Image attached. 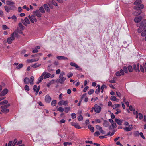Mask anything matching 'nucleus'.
Listing matches in <instances>:
<instances>
[{
    "label": "nucleus",
    "mask_w": 146,
    "mask_h": 146,
    "mask_svg": "<svg viewBox=\"0 0 146 146\" xmlns=\"http://www.w3.org/2000/svg\"><path fill=\"white\" fill-rule=\"evenodd\" d=\"M34 78L33 76H31L29 79V83L31 85H33L34 84Z\"/></svg>",
    "instance_id": "aec40b11"
},
{
    "label": "nucleus",
    "mask_w": 146,
    "mask_h": 146,
    "mask_svg": "<svg viewBox=\"0 0 146 146\" xmlns=\"http://www.w3.org/2000/svg\"><path fill=\"white\" fill-rule=\"evenodd\" d=\"M23 66V64H20L19 65H18L16 67V68L17 69H19L20 68H22Z\"/></svg>",
    "instance_id": "37998d69"
},
{
    "label": "nucleus",
    "mask_w": 146,
    "mask_h": 146,
    "mask_svg": "<svg viewBox=\"0 0 146 146\" xmlns=\"http://www.w3.org/2000/svg\"><path fill=\"white\" fill-rule=\"evenodd\" d=\"M71 142H64V146H67V145H72Z\"/></svg>",
    "instance_id": "8fccbe9b"
},
{
    "label": "nucleus",
    "mask_w": 146,
    "mask_h": 146,
    "mask_svg": "<svg viewBox=\"0 0 146 146\" xmlns=\"http://www.w3.org/2000/svg\"><path fill=\"white\" fill-rule=\"evenodd\" d=\"M8 101L6 100H5L3 101H2L0 102V105H7L8 104Z\"/></svg>",
    "instance_id": "7c9ffc66"
},
{
    "label": "nucleus",
    "mask_w": 146,
    "mask_h": 146,
    "mask_svg": "<svg viewBox=\"0 0 146 146\" xmlns=\"http://www.w3.org/2000/svg\"><path fill=\"white\" fill-rule=\"evenodd\" d=\"M96 127L97 129L98 130H100L102 129V128L100 127V126L98 125H96Z\"/></svg>",
    "instance_id": "680f3d73"
},
{
    "label": "nucleus",
    "mask_w": 146,
    "mask_h": 146,
    "mask_svg": "<svg viewBox=\"0 0 146 146\" xmlns=\"http://www.w3.org/2000/svg\"><path fill=\"white\" fill-rule=\"evenodd\" d=\"M29 78L25 77L24 79V83L25 84H29Z\"/></svg>",
    "instance_id": "2f4dec72"
},
{
    "label": "nucleus",
    "mask_w": 146,
    "mask_h": 146,
    "mask_svg": "<svg viewBox=\"0 0 146 146\" xmlns=\"http://www.w3.org/2000/svg\"><path fill=\"white\" fill-rule=\"evenodd\" d=\"M45 10L47 12H49L50 11V9H49L48 6H47L46 4H44V5Z\"/></svg>",
    "instance_id": "cd10ccee"
},
{
    "label": "nucleus",
    "mask_w": 146,
    "mask_h": 146,
    "mask_svg": "<svg viewBox=\"0 0 146 146\" xmlns=\"http://www.w3.org/2000/svg\"><path fill=\"white\" fill-rule=\"evenodd\" d=\"M94 92V90L93 89H91L89 90L88 92V94L89 95H91Z\"/></svg>",
    "instance_id": "bf43d9fd"
},
{
    "label": "nucleus",
    "mask_w": 146,
    "mask_h": 146,
    "mask_svg": "<svg viewBox=\"0 0 146 146\" xmlns=\"http://www.w3.org/2000/svg\"><path fill=\"white\" fill-rule=\"evenodd\" d=\"M139 27L138 29V33H141V35L144 37L146 35V19H144L140 23Z\"/></svg>",
    "instance_id": "f257e3e1"
},
{
    "label": "nucleus",
    "mask_w": 146,
    "mask_h": 146,
    "mask_svg": "<svg viewBox=\"0 0 146 146\" xmlns=\"http://www.w3.org/2000/svg\"><path fill=\"white\" fill-rule=\"evenodd\" d=\"M40 89V86H38L37 89L35 91L36 92L35 94L36 95H37L38 94V92L39 91Z\"/></svg>",
    "instance_id": "052dcab7"
},
{
    "label": "nucleus",
    "mask_w": 146,
    "mask_h": 146,
    "mask_svg": "<svg viewBox=\"0 0 146 146\" xmlns=\"http://www.w3.org/2000/svg\"><path fill=\"white\" fill-rule=\"evenodd\" d=\"M68 104V101L61 100L58 102V105L60 106L64 105V106H67Z\"/></svg>",
    "instance_id": "6e6552de"
},
{
    "label": "nucleus",
    "mask_w": 146,
    "mask_h": 146,
    "mask_svg": "<svg viewBox=\"0 0 146 146\" xmlns=\"http://www.w3.org/2000/svg\"><path fill=\"white\" fill-rule=\"evenodd\" d=\"M18 11L20 12L22 11V8L21 7H18Z\"/></svg>",
    "instance_id": "338daca9"
},
{
    "label": "nucleus",
    "mask_w": 146,
    "mask_h": 146,
    "mask_svg": "<svg viewBox=\"0 0 146 146\" xmlns=\"http://www.w3.org/2000/svg\"><path fill=\"white\" fill-rule=\"evenodd\" d=\"M2 29L3 30H5L7 29H9V28L6 25H3L2 26Z\"/></svg>",
    "instance_id": "864d4df0"
},
{
    "label": "nucleus",
    "mask_w": 146,
    "mask_h": 146,
    "mask_svg": "<svg viewBox=\"0 0 146 146\" xmlns=\"http://www.w3.org/2000/svg\"><path fill=\"white\" fill-rule=\"evenodd\" d=\"M57 110L59 111L60 112H62L64 111V109L62 107H60L57 108Z\"/></svg>",
    "instance_id": "4c0bfd02"
},
{
    "label": "nucleus",
    "mask_w": 146,
    "mask_h": 146,
    "mask_svg": "<svg viewBox=\"0 0 146 146\" xmlns=\"http://www.w3.org/2000/svg\"><path fill=\"white\" fill-rule=\"evenodd\" d=\"M50 74L47 73L46 72L44 71L42 74L41 76L38 78V80L36 83V84H38L40 83L43 79H46L49 78L50 76Z\"/></svg>",
    "instance_id": "f03ea898"
},
{
    "label": "nucleus",
    "mask_w": 146,
    "mask_h": 146,
    "mask_svg": "<svg viewBox=\"0 0 146 146\" xmlns=\"http://www.w3.org/2000/svg\"><path fill=\"white\" fill-rule=\"evenodd\" d=\"M120 106V105L118 104H114L113 106L112 107L113 108V109H115L116 108L119 107Z\"/></svg>",
    "instance_id": "a18cd8bd"
},
{
    "label": "nucleus",
    "mask_w": 146,
    "mask_h": 146,
    "mask_svg": "<svg viewBox=\"0 0 146 146\" xmlns=\"http://www.w3.org/2000/svg\"><path fill=\"white\" fill-rule=\"evenodd\" d=\"M24 89L25 90L27 91H29V86L27 85H25L24 86Z\"/></svg>",
    "instance_id": "3c124183"
},
{
    "label": "nucleus",
    "mask_w": 146,
    "mask_h": 146,
    "mask_svg": "<svg viewBox=\"0 0 146 146\" xmlns=\"http://www.w3.org/2000/svg\"><path fill=\"white\" fill-rule=\"evenodd\" d=\"M61 72L60 71V70L59 69H58L56 70V74H60V72Z\"/></svg>",
    "instance_id": "e2e57ef3"
},
{
    "label": "nucleus",
    "mask_w": 146,
    "mask_h": 146,
    "mask_svg": "<svg viewBox=\"0 0 146 146\" xmlns=\"http://www.w3.org/2000/svg\"><path fill=\"white\" fill-rule=\"evenodd\" d=\"M51 100V98L49 95H46L45 96V101L47 103H50Z\"/></svg>",
    "instance_id": "9d476101"
},
{
    "label": "nucleus",
    "mask_w": 146,
    "mask_h": 146,
    "mask_svg": "<svg viewBox=\"0 0 146 146\" xmlns=\"http://www.w3.org/2000/svg\"><path fill=\"white\" fill-rule=\"evenodd\" d=\"M70 107H66L65 108V112L66 113H68L69 111L70 110Z\"/></svg>",
    "instance_id": "a19ab883"
},
{
    "label": "nucleus",
    "mask_w": 146,
    "mask_h": 146,
    "mask_svg": "<svg viewBox=\"0 0 146 146\" xmlns=\"http://www.w3.org/2000/svg\"><path fill=\"white\" fill-rule=\"evenodd\" d=\"M115 121L119 125H121L123 121V120L116 118Z\"/></svg>",
    "instance_id": "5701e85b"
},
{
    "label": "nucleus",
    "mask_w": 146,
    "mask_h": 146,
    "mask_svg": "<svg viewBox=\"0 0 146 146\" xmlns=\"http://www.w3.org/2000/svg\"><path fill=\"white\" fill-rule=\"evenodd\" d=\"M142 17L139 16L135 17V18L134 19V21L135 22L137 23L140 21Z\"/></svg>",
    "instance_id": "4be33fe9"
},
{
    "label": "nucleus",
    "mask_w": 146,
    "mask_h": 146,
    "mask_svg": "<svg viewBox=\"0 0 146 146\" xmlns=\"http://www.w3.org/2000/svg\"><path fill=\"white\" fill-rule=\"evenodd\" d=\"M77 119L78 120L81 121L83 120V117L81 115L78 117Z\"/></svg>",
    "instance_id": "09e8293b"
},
{
    "label": "nucleus",
    "mask_w": 146,
    "mask_h": 146,
    "mask_svg": "<svg viewBox=\"0 0 146 146\" xmlns=\"http://www.w3.org/2000/svg\"><path fill=\"white\" fill-rule=\"evenodd\" d=\"M18 26H19V27L21 30L22 31L24 29V27L22 25V23H19Z\"/></svg>",
    "instance_id": "58836bf2"
},
{
    "label": "nucleus",
    "mask_w": 146,
    "mask_h": 146,
    "mask_svg": "<svg viewBox=\"0 0 146 146\" xmlns=\"http://www.w3.org/2000/svg\"><path fill=\"white\" fill-rule=\"evenodd\" d=\"M70 64L71 66L75 67L76 69H77V70H81V68L79 66H78L77 64L74 63L72 62H71L70 63Z\"/></svg>",
    "instance_id": "dca6fc26"
},
{
    "label": "nucleus",
    "mask_w": 146,
    "mask_h": 146,
    "mask_svg": "<svg viewBox=\"0 0 146 146\" xmlns=\"http://www.w3.org/2000/svg\"><path fill=\"white\" fill-rule=\"evenodd\" d=\"M6 4L8 5H13L15 4V3L14 2L10 1H7L6 2Z\"/></svg>",
    "instance_id": "e433bc0d"
},
{
    "label": "nucleus",
    "mask_w": 146,
    "mask_h": 146,
    "mask_svg": "<svg viewBox=\"0 0 146 146\" xmlns=\"http://www.w3.org/2000/svg\"><path fill=\"white\" fill-rule=\"evenodd\" d=\"M8 92V90L7 89H4L0 93V96L1 97H4V96L6 95Z\"/></svg>",
    "instance_id": "0eeeda50"
},
{
    "label": "nucleus",
    "mask_w": 146,
    "mask_h": 146,
    "mask_svg": "<svg viewBox=\"0 0 146 146\" xmlns=\"http://www.w3.org/2000/svg\"><path fill=\"white\" fill-rule=\"evenodd\" d=\"M29 17L32 23H33L34 22L37 21V19L33 15L31 16H29Z\"/></svg>",
    "instance_id": "ddd939ff"
},
{
    "label": "nucleus",
    "mask_w": 146,
    "mask_h": 146,
    "mask_svg": "<svg viewBox=\"0 0 146 146\" xmlns=\"http://www.w3.org/2000/svg\"><path fill=\"white\" fill-rule=\"evenodd\" d=\"M39 10L40 11L43 13H44L45 12V11L44 7L42 6H41Z\"/></svg>",
    "instance_id": "79ce46f5"
},
{
    "label": "nucleus",
    "mask_w": 146,
    "mask_h": 146,
    "mask_svg": "<svg viewBox=\"0 0 146 146\" xmlns=\"http://www.w3.org/2000/svg\"><path fill=\"white\" fill-rule=\"evenodd\" d=\"M10 106V104H7L3 105L1 107V108L2 109H7L8 107H9Z\"/></svg>",
    "instance_id": "c85d7f7f"
},
{
    "label": "nucleus",
    "mask_w": 146,
    "mask_h": 146,
    "mask_svg": "<svg viewBox=\"0 0 146 146\" xmlns=\"http://www.w3.org/2000/svg\"><path fill=\"white\" fill-rule=\"evenodd\" d=\"M57 58L58 60H60L68 59L67 57H65L64 56H58L57 57Z\"/></svg>",
    "instance_id": "412c9836"
},
{
    "label": "nucleus",
    "mask_w": 146,
    "mask_h": 146,
    "mask_svg": "<svg viewBox=\"0 0 146 146\" xmlns=\"http://www.w3.org/2000/svg\"><path fill=\"white\" fill-rule=\"evenodd\" d=\"M71 125L75 127L78 129H80L81 128L77 123H75L74 122H72L71 123Z\"/></svg>",
    "instance_id": "2eb2a0df"
},
{
    "label": "nucleus",
    "mask_w": 146,
    "mask_h": 146,
    "mask_svg": "<svg viewBox=\"0 0 146 146\" xmlns=\"http://www.w3.org/2000/svg\"><path fill=\"white\" fill-rule=\"evenodd\" d=\"M17 35V33L15 32H14L11 35V36L8 38L7 39V42L9 44H11L13 41L15 39V36Z\"/></svg>",
    "instance_id": "39448f33"
},
{
    "label": "nucleus",
    "mask_w": 146,
    "mask_h": 146,
    "mask_svg": "<svg viewBox=\"0 0 146 146\" xmlns=\"http://www.w3.org/2000/svg\"><path fill=\"white\" fill-rule=\"evenodd\" d=\"M133 125L131 124L129 125L128 127L123 128L124 130L126 131L127 132L130 131L133 129Z\"/></svg>",
    "instance_id": "4468645a"
},
{
    "label": "nucleus",
    "mask_w": 146,
    "mask_h": 146,
    "mask_svg": "<svg viewBox=\"0 0 146 146\" xmlns=\"http://www.w3.org/2000/svg\"><path fill=\"white\" fill-rule=\"evenodd\" d=\"M88 128L90 130L91 132H93L94 131V128L91 125H89L88 126Z\"/></svg>",
    "instance_id": "c9c22d12"
},
{
    "label": "nucleus",
    "mask_w": 146,
    "mask_h": 146,
    "mask_svg": "<svg viewBox=\"0 0 146 146\" xmlns=\"http://www.w3.org/2000/svg\"><path fill=\"white\" fill-rule=\"evenodd\" d=\"M41 65V64H34L33 65H31V67H33V68H35L40 66Z\"/></svg>",
    "instance_id": "c756f323"
},
{
    "label": "nucleus",
    "mask_w": 146,
    "mask_h": 146,
    "mask_svg": "<svg viewBox=\"0 0 146 146\" xmlns=\"http://www.w3.org/2000/svg\"><path fill=\"white\" fill-rule=\"evenodd\" d=\"M144 7V6L143 4H140V5H137L134 7V9L135 10H139L143 9Z\"/></svg>",
    "instance_id": "1a4fd4ad"
},
{
    "label": "nucleus",
    "mask_w": 146,
    "mask_h": 146,
    "mask_svg": "<svg viewBox=\"0 0 146 146\" xmlns=\"http://www.w3.org/2000/svg\"><path fill=\"white\" fill-rule=\"evenodd\" d=\"M139 134V132L138 131H135L133 132V135L134 136L137 137Z\"/></svg>",
    "instance_id": "ea45409f"
},
{
    "label": "nucleus",
    "mask_w": 146,
    "mask_h": 146,
    "mask_svg": "<svg viewBox=\"0 0 146 146\" xmlns=\"http://www.w3.org/2000/svg\"><path fill=\"white\" fill-rule=\"evenodd\" d=\"M142 2V0H136L134 2V4L135 5H138L140 4Z\"/></svg>",
    "instance_id": "473e14b6"
},
{
    "label": "nucleus",
    "mask_w": 146,
    "mask_h": 146,
    "mask_svg": "<svg viewBox=\"0 0 146 146\" xmlns=\"http://www.w3.org/2000/svg\"><path fill=\"white\" fill-rule=\"evenodd\" d=\"M65 74V72L64 71H62L60 74L59 78L57 80V82L60 84H63L64 83L66 80V78L63 76Z\"/></svg>",
    "instance_id": "7ed1b4c3"
},
{
    "label": "nucleus",
    "mask_w": 146,
    "mask_h": 146,
    "mask_svg": "<svg viewBox=\"0 0 146 146\" xmlns=\"http://www.w3.org/2000/svg\"><path fill=\"white\" fill-rule=\"evenodd\" d=\"M133 114L135 115L136 118L140 120H141L143 119V115L142 114L140 113H138L137 111H135V110H134L133 111Z\"/></svg>",
    "instance_id": "20e7f679"
},
{
    "label": "nucleus",
    "mask_w": 146,
    "mask_h": 146,
    "mask_svg": "<svg viewBox=\"0 0 146 146\" xmlns=\"http://www.w3.org/2000/svg\"><path fill=\"white\" fill-rule=\"evenodd\" d=\"M73 75V74L71 73H70L67 74V76L68 78H70L72 77Z\"/></svg>",
    "instance_id": "4d7b16f0"
},
{
    "label": "nucleus",
    "mask_w": 146,
    "mask_h": 146,
    "mask_svg": "<svg viewBox=\"0 0 146 146\" xmlns=\"http://www.w3.org/2000/svg\"><path fill=\"white\" fill-rule=\"evenodd\" d=\"M21 22L25 26H27V24H29V20L27 17L25 18L24 20H21Z\"/></svg>",
    "instance_id": "f8f14e48"
},
{
    "label": "nucleus",
    "mask_w": 146,
    "mask_h": 146,
    "mask_svg": "<svg viewBox=\"0 0 146 146\" xmlns=\"http://www.w3.org/2000/svg\"><path fill=\"white\" fill-rule=\"evenodd\" d=\"M57 104V101L56 100H53L51 102V105L52 106H55Z\"/></svg>",
    "instance_id": "72a5a7b5"
},
{
    "label": "nucleus",
    "mask_w": 146,
    "mask_h": 146,
    "mask_svg": "<svg viewBox=\"0 0 146 146\" xmlns=\"http://www.w3.org/2000/svg\"><path fill=\"white\" fill-rule=\"evenodd\" d=\"M139 135L143 139H145L146 138L144 137L143 134L142 132H140L139 133Z\"/></svg>",
    "instance_id": "603ef678"
},
{
    "label": "nucleus",
    "mask_w": 146,
    "mask_h": 146,
    "mask_svg": "<svg viewBox=\"0 0 146 146\" xmlns=\"http://www.w3.org/2000/svg\"><path fill=\"white\" fill-rule=\"evenodd\" d=\"M39 60V58H38L36 59H33L31 60H27V62L28 63H31L33 62H37Z\"/></svg>",
    "instance_id": "6ab92c4d"
},
{
    "label": "nucleus",
    "mask_w": 146,
    "mask_h": 146,
    "mask_svg": "<svg viewBox=\"0 0 146 146\" xmlns=\"http://www.w3.org/2000/svg\"><path fill=\"white\" fill-rule=\"evenodd\" d=\"M40 48V46H37L35 47V49H34L32 51V52L33 53H35L38 52V49H39Z\"/></svg>",
    "instance_id": "b1692460"
},
{
    "label": "nucleus",
    "mask_w": 146,
    "mask_h": 146,
    "mask_svg": "<svg viewBox=\"0 0 146 146\" xmlns=\"http://www.w3.org/2000/svg\"><path fill=\"white\" fill-rule=\"evenodd\" d=\"M71 118L72 119L75 118L76 117V115L74 113H72L71 114Z\"/></svg>",
    "instance_id": "6e6d98bb"
},
{
    "label": "nucleus",
    "mask_w": 146,
    "mask_h": 146,
    "mask_svg": "<svg viewBox=\"0 0 146 146\" xmlns=\"http://www.w3.org/2000/svg\"><path fill=\"white\" fill-rule=\"evenodd\" d=\"M124 72L123 70L121 69V70H120V74H121V75H124Z\"/></svg>",
    "instance_id": "774afa93"
},
{
    "label": "nucleus",
    "mask_w": 146,
    "mask_h": 146,
    "mask_svg": "<svg viewBox=\"0 0 146 146\" xmlns=\"http://www.w3.org/2000/svg\"><path fill=\"white\" fill-rule=\"evenodd\" d=\"M35 14L38 17H41L42 14L40 13L39 11L38 10L35 11Z\"/></svg>",
    "instance_id": "393cba45"
},
{
    "label": "nucleus",
    "mask_w": 146,
    "mask_h": 146,
    "mask_svg": "<svg viewBox=\"0 0 146 146\" xmlns=\"http://www.w3.org/2000/svg\"><path fill=\"white\" fill-rule=\"evenodd\" d=\"M133 68L134 70L137 72H139L140 69L139 68V66L138 64H134L133 66Z\"/></svg>",
    "instance_id": "f3484780"
},
{
    "label": "nucleus",
    "mask_w": 146,
    "mask_h": 146,
    "mask_svg": "<svg viewBox=\"0 0 146 146\" xmlns=\"http://www.w3.org/2000/svg\"><path fill=\"white\" fill-rule=\"evenodd\" d=\"M121 75V74H120L119 72V71L116 72L115 74V75L117 76H120Z\"/></svg>",
    "instance_id": "69168bd1"
},
{
    "label": "nucleus",
    "mask_w": 146,
    "mask_h": 146,
    "mask_svg": "<svg viewBox=\"0 0 146 146\" xmlns=\"http://www.w3.org/2000/svg\"><path fill=\"white\" fill-rule=\"evenodd\" d=\"M123 71L125 72V73H127V68L125 66L123 68Z\"/></svg>",
    "instance_id": "0e129e2a"
},
{
    "label": "nucleus",
    "mask_w": 146,
    "mask_h": 146,
    "mask_svg": "<svg viewBox=\"0 0 146 146\" xmlns=\"http://www.w3.org/2000/svg\"><path fill=\"white\" fill-rule=\"evenodd\" d=\"M9 110L8 109H3L1 110V111L2 113H7L9 112Z\"/></svg>",
    "instance_id": "de8ad7c7"
},
{
    "label": "nucleus",
    "mask_w": 146,
    "mask_h": 146,
    "mask_svg": "<svg viewBox=\"0 0 146 146\" xmlns=\"http://www.w3.org/2000/svg\"><path fill=\"white\" fill-rule=\"evenodd\" d=\"M92 109H94V110L96 113H100L101 110V108L98 104L94 105V107H92Z\"/></svg>",
    "instance_id": "423d86ee"
},
{
    "label": "nucleus",
    "mask_w": 146,
    "mask_h": 146,
    "mask_svg": "<svg viewBox=\"0 0 146 146\" xmlns=\"http://www.w3.org/2000/svg\"><path fill=\"white\" fill-rule=\"evenodd\" d=\"M144 68L142 67V66L141 65H140V70H141V72H146V63L145 64H144Z\"/></svg>",
    "instance_id": "a211bd4d"
},
{
    "label": "nucleus",
    "mask_w": 146,
    "mask_h": 146,
    "mask_svg": "<svg viewBox=\"0 0 146 146\" xmlns=\"http://www.w3.org/2000/svg\"><path fill=\"white\" fill-rule=\"evenodd\" d=\"M104 126L107 127L109 126V122L106 120H104L103 123Z\"/></svg>",
    "instance_id": "bb28decb"
},
{
    "label": "nucleus",
    "mask_w": 146,
    "mask_h": 146,
    "mask_svg": "<svg viewBox=\"0 0 146 146\" xmlns=\"http://www.w3.org/2000/svg\"><path fill=\"white\" fill-rule=\"evenodd\" d=\"M37 86L36 85H35L33 86V89L34 91L35 92L37 90L38 88Z\"/></svg>",
    "instance_id": "13d9d810"
},
{
    "label": "nucleus",
    "mask_w": 146,
    "mask_h": 146,
    "mask_svg": "<svg viewBox=\"0 0 146 146\" xmlns=\"http://www.w3.org/2000/svg\"><path fill=\"white\" fill-rule=\"evenodd\" d=\"M117 98L115 96H112L110 98V99L111 101H115L116 99Z\"/></svg>",
    "instance_id": "5fc2aeb1"
},
{
    "label": "nucleus",
    "mask_w": 146,
    "mask_h": 146,
    "mask_svg": "<svg viewBox=\"0 0 146 146\" xmlns=\"http://www.w3.org/2000/svg\"><path fill=\"white\" fill-rule=\"evenodd\" d=\"M135 12H134L133 13V14L134 15H140L141 13V11L139 10H136Z\"/></svg>",
    "instance_id": "a878e982"
},
{
    "label": "nucleus",
    "mask_w": 146,
    "mask_h": 146,
    "mask_svg": "<svg viewBox=\"0 0 146 146\" xmlns=\"http://www.w3.org/2000/svg\"><path fill=\"white\" fill-rule=\"evenodd\" d=\"M112 124V126H110L109 127V129H113V128L114 127H116V125L115 123H113Z\"/></svg>",
    "instance_id": "f704fd0d"
},
{
    "label": "nucleus",
    "mask_w": 146,
    "mask_h": 146,
    "mask_svg": "<svg viewBox=\"0 0 146 146\" xmlns=\"http://www.w3.org/2000/svg\"><path fill=\"white\" fill-rule=\"evenodd\" d=\"M5 10H6V11L8 12H9L11 10L10 8H9L7 6H5L4 7Z\"/></svg>",
    "instance_id": "49530a36"
},
{
    "label": "nucleus",
    "mask_w": 146,
    "mask_h": 146,
    "mask_svg": "<svg viewBox=\"0 0 146 146\" xmlns=\"http://www.w3.org/2000/svg\"><path fill=\"white\" fill-rule=\"evenodd\" d=\"M48 4L49 7L51 8H52L53 7L51 6L52 4L55 5V6H58L57 3L55 2V1L52 0V1H50L48 2Z\"/></svg>",
    "instance_id": "9b49d317"
},
{
    "label": "nucleus",
    "mask_w": 146,
    "mask_h": 146,
    "mask_svg": "<svg viewBox=\"0 0 146 146\" xmlns=\"http://www.w3.org/2000/svg\"><path fill=\"white\" fill-rule=\"evenodd\" d=\"M128 68L129 72H133V69L131 66L129 65L128 66Z\"/></svg>",
    "instance_id": "c03bdc74"
}]
</instances>
